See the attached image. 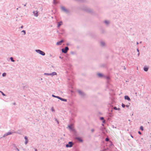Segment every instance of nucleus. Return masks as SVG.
Masks as SVG:
<instances>
[{
  "instance_id": "f257e3e1",
  "label": "nucleus",
  "mask_w": 151,
  "mask_h": 151,
  "mask_svg": "<svg viewBox=\"0 0 151 151\" xmlns=\"http://www.w3.org/2000/svg\"><path fill=\"white\" fill-rule=\"evenodd\" d=\"M36 51L37 52L40 54L42 55H45V53L43 51H42L39 50H36Z\"/></svg>"
},
{
  "instance_id": "f03ea898",
  "label": "nucleus",
  "mask_w": 151,
  "mask_h": 151,
  "mask_svg": "<svg viewBox=\"0 0 151 151\" xmlns=\"http://www.w3.org/2000/svg\"><path fill=\"white\" fill-rule=\"evenodd\" d=\"M69 49L68 47H65V49H62V51L64 53H66L68 50Z\"/></svg>"
},
{
  "instance_id": "7ed1b4c3",
  "label": "nucleus",
  "mask_w": 151,
  "mask_h": 151,
  "mask_svg": "<svg viewBox=\"0 0 151 151\" xmlns=\"http://www.w3.org/2000/svg\"><path fill=\"white\" fill-rule=\"evenodd\" d=\"M73 143L72 142H69L68 144H67L66 145V147H71L73 146Z\"/></svg>"
},
{
  "instance_id": "20e7f679",
  "label": "nucleus",
  "mask_w": 151,
  "mask_h": 151,
  "mask_svg": "<svg viewBox=\"0 0 151 151\" xmlns=\"http://www.w3.org/2000/svg\"><path fill=\"white\" fill-rule=\"evenodd\" d=\"M45 75H52V76H54V75H57V73L56 72H52V73H50V74H48V73H45Z\"/></svg>"
},
{
  "instance_id": "39448f33",
  "label": "nucleus",
  "mask_w": 151,
  "mask_h": 151,
  "mask_svg": "<svg viewBox=\"0 0 151 151\" xmlns=\"http://www.w3.org/2000/svg\"><path fill=\"white\" fill-rule=\"evenodd\" d=\"M97 75L100 78H102L104 76V75L103 74L99 73H97Z\"/></svg>"
},
{
  "instance_id": "423d86ee",
  "label": "nucleus",
  "mask_w": 151,
  "mask_h": 151,
  "mask_svg": "<svg viewBox=\"0 0 151 151\" xmlns=\"http://www.w3.org/2000/svg\"><path fill=\"white\" fill-rule=\"evenodd\" d=\"M63 42V40H61L59 42H58L56 44L58 45H60L61 44V43Z\"/></svg>"
},
{
  "instance_id": "0eeeda50",
  "label": "nucleus",
  "mask_w": 151,
  "mask_h": 151,
  "mask_svg": "<svg viewBox=\"0 0 151 151\" xmlns=\"http://www.w3.org/2000/svg\"><path fill=\"white\" fill-rule=\"evenodd\" d=\"M124 98H125V99H127V100H128V101H129L130 100V98L129 97V96H125L124 97Z\"/></svg>"
},
{
  "instance_id": "6e6552de",
  "label": "nucleus",
  "mask_w": 151,
  "mask_h": 151,
  "mask_svg": "<svg viewBox=\"0 0 151 151\" xmlns=\"http://www.w3.org/2000/svg\"><path fill=\"white\" fill-rule=\"evenodd\" d=\"M33 13L35 16L37 17L38 16V14H37L38 12L37 11H35H35L33 12Z\"/></svg>"
},
{
  "instance_id": "1a4fd4ad",
  "label": "nucleus",
  "mask_w": 151,
  "mask_h": 151,
  "mask_svg": "<svg viewBox=\"0 0 151 151\" xmlns=\"http://www.w3.org/2000/svg\"><path fill=\"white\" fill-rule=\"evenodd\" d=\"M62 22H58V27H59L62 24Z\"/></svg>"
},
{
  "instance_id": "9d476101",
  "label": "nucleus",
  "mask_w": 151,
  "mask_h": 151,
  "mask_svg": "<svg viewBox=\"0 0 151 151\" xmlns=\"http://www.w3.org/2000/svg\"><path fill=\"white\" fill-rule=\"evenodd\" d=\"M148 69V68L147 67H145L144 68V70L145 71H147Z\"/></svg>"
},
{
  "instance_id": "9b49d317",
  "label": "nucleus",
  "mask_w": 151,
  "mask_h": 151,
  "mask_svg": "<svg viewBox=\"0 0 151 151\" xmlns=\"http://www.w3.org/2000/svg\"><path fill=\"white\" fill-rule=\"evenodd\" d=\"M60 100H61V101H64L66 102L67 101V100L66 99H63L62 98H61L60 99Z\"/></svg>"
},
{
  "instance_id": "f8f14e48",
  "label": "nucleus",
  "mask_w": 151,
  "mask_h": 151,
  "mask_svg": "<svg viewBox=\"0 0 151 151\" xmlns=\"http://www.w3.org/2000/svg\"><path fill=\"white\" fill-rule=\"evenodd\" d=\"M114 109L115 110H120V109L119 108H117L116 107H114Z\"/></svg>"
},
{
  "instance_id": "ddd939ff",
  "label": "nucleus",
  "mask_w": 151,
  "mask_h": 151,
  "mask_svg": "<svg viewBox=\"0 0 151 151\" xmlns=\"http://www.w3.org/2000/svg\"><path fill=\"white\" fill-rule=\"evenodd\" d=\"M61 9H62V10H63V11H66V10L65 9V8L64 7H61Z\"/></svg>"
},
{
  "instance_id": "4468645a",
  "label": "nucleus",
  "mask_w": 151,
  "mask_h": 151,
  "mask_svg": "<svg viewBox=\"0 0 151 151\" xmlns=\"http://www.w3.org/2000/svg\"><path fill=\"white\" fill-rule=\"evenodd\" d=\"M140 129L142 130V131H143V126H141L140 127Z\"/></svg>"
},
{
  "instance_id": "2eb2a0df",
  "label": "nucleus",
  "mask_w": 151,
  "mask_h": 151,
  "mask_svg": "<svg viewBox=\"0 0 151 151\" xmlns=\"http://www.w3.org/2000/svg\"><path fill=\"white\" fill-rule=\"evenodd\" d=\"M78 140L80 142H82L83 141H82V139L81 138H78Z\"/></svg>"
},
{
  "instance_id": "dca6fc26",
  "label": "nucleus",
  "mask_w": 151,
  "mask_h": 151,
  "mask_svg": "<svg viewBox=\"0 0 151 151\" xmlns=\"http://www.w3.org/2000/svg\"><path fill=\"white\" fill-rule=\"evenodd\" d=\"M21 32L23 33V34L24 35H25V34H26L25 31L24 30H22V31H21Z\"/></svg>"
},
{
  "instance_id": "f3484780",
  "label": "nucleus",
  "mask_w": 151,
  "mask_h": 151,
  "mask_svg": "<svg viewBox=\"0 0 151 151\" xmlns=\"http://www.w3.org/2000/svg\"><path fill=\"white\" fill-rule=\"evenodd\" d=\"M12 134V133L11 132H8L6 134V135H8L10 134Z\"/></svg>"
},
{
  "instance_id": "a211bd4d",
  "label": "nucleus",
  "mask_w": 151,
  "mask_h": 151,
  "mask_svg": "<svg viewBox=\"0 0 151 151\" xmlns=\"http://www.w3.org/2000/svg\"><path fill=\"white\" fill-rule=\"evenodd\" d=\"M10 59L12 61V62H14V60H13V58L12 57H11L10 58Z\"/></svg>"
},
{
  "instance_id": "6ab92c4d",
  "label": "nucleus",
  "mask_w": 151,
  "mask_h": 151,
  "mask_svg": "<svg viewBox=\"0 0 151 151\" xmlns=\"http://www.w3.org/2000/svg\"><path fill=\"white\" fill-rule=\"evenodd\" d=\"M6 73H3L2 74V76L4 77V76H6Z\"/></svg>"
},
{
  "instance_id": "aec40b11",
  "label": "nucleus",
  "mask_w": 151,
  "mask_h": 151,
  "mask_svg": "<svg viewBox=\"0 0 151 151\" xmlns=\"http://www.w3.org/2000/svg\"><path fill=\"white\" fill-rule=\"evenodd\" d=\"M53 3L54 4H57V2H56V0H54Z\"/></svg>"
},
{
  "instance_id": "412c9836",
  "label": "nucleus",
  "mask_w": 151,
  "mask_h": 151,
  "mask_svg": "<svg viewBox=\"0 0 151 151\" xmlns=\"http://www.w3.org/2000/svg\"><path fill=\"white\" fill-rule=\"evenodd\" d=\"M0 92L1 93L2 95L3 96H5V94L3 92H2L1 91H0Z\"/></svg>"
},
{
  "instance_id": "4be33fe9",
  "label": "nucleus",
  "mask_w": 151,
  "mask_h": 151,
  "mask_svg": "<svg viewBox=\"0 0 151 151\" xmlns=\"http://www.w3.org/2000/svg\"><path fill=\"white\" fill-rule=\"evenodd\" d=\"M125 106L124 104H122V107L124 108L125 107Z\"/></svg>"
},
{
  "instance_id": "5701e85b",
  "label": "nucleus",
  "mask_w": 151,
  "mask_h": 151,
  "mask_svg": "<svg viewBox=\"0 0 151 151\" xmlns=\"http://www.w3.org/2000/svg\"><path fill=\"white\" fill-rule=\"evenodd\" d=\"M78 92L80 94H82V92L80 91H78Z\"/></svg>"
},
{
  "instance_id": "b1692460",
  "label": "nucleus",
  "mask_w": 151,
  "mask_h": 151,
  "mask_svg": "<svg viewBox=\"0 0 151 151\" xmlns=\"http://www.w3.org/2000/svg\"><path fill=\"white\" fill-rule=\"evenodd\" d=\"M105 23H106V24H108L109 23V22L108 21H105Z\"/></svg>"
},
{
  "instance_id": "393cba45",
  "label": "nucleus",
  "mask_w": 151,
  "mask_h": 151,
  "mask_svg": "<svg viewBox=\"0 0 151 151\" xmlns=\"http://www.w3.org/2000/svg\"><path fill=\"white\" fill-rule=\"evenodd\" d=\"M109 139L108 138H106V139H105V140L106 141H109Z\"/></svg>"
},
{
  "instance_id": "a878e982",
  "label": "nucleus",
  "mask_w": 151,
  "mask_h": 151,
  "mask_svg": "<svg viewBox=\"0 0 151 151\" xmlns=\"http://www.w3.org/2000/svg\"><path fill=\"white\" fill-rule=\"evenodd\" d=\"M24 139H25V140H28L27 139V137L25 136V137H24Z\"/></svg>"
},
{
  "instance_id": "bb28decb",
  "label": "nucleus",
  "mask_w": 151,
  "mask_h": 151,
  "mask_svg": "<svg viewBox=\"0 0 151 151\" xmlns=\"http://www.w3.org/2000/svg\"><path fill=\"white\" fill-rule=\"evenodd\" d=\"M28 140H25V144H26L27 143H28Z\"/></svg>"
},
{
  "instance_id": "cd10ccee",
  "label": "nucleus",
  "mask_w": 151,
  "mask_h": 151,
  "mask_svg": "<svg viewBox=\"0 0 151 151\" xmlns=\"http://www.w3.org/2000/svg\"><path fill=\"white\" fill-rule=\"evenodd\" d=\"M101 45H102V46H103L104 45V42H101Z\"/></svg>"
},
{
  "instance_id": "c85d7f7f",
  "label": "nucleus",
  "mask_w": 151,
  "mask_h": 151,
  "mask_svg": "<svg viewBox=\"0 0 151 151\" xmlns=\"http://www.w3.org/2000/svg\"><path fill=\"white\" fill-rule=\"evenodd\" d=\"M56 97L58 98V99H60V98H61L59 96H56Z\"/></svg>"
},
{
  "instance_id": "c756f323",
  "label": "nucleus",
  "mask_w": 151,
  "mask_h": 151,
  "mask_svg": "<svg viewBox=\"0 0 151 151\" xmlns=\"http://www.w3.org/2000/svg\"><path fill=\"white\" fill-rule=\"evenodd\" d=\"M138 133H139V134H140V135H141V132H140V131H139V132H138Z\"/></svg>"
},
{
  "instance_id": "7c9ffc66",
  "label": "nucleus",
  "mask_w": 151,
  "mask_h": 151,
  "mask_svg": "<svg viewBox=\"0 0 151 151\" xmlns=\"http://www.w3.org/2000/svg\"><path fill=\"white\" fill-rule=\"evenodd\" d=\"M68 127L70 129H71V126H68Z\"/></svg>"
},
{
  "instance_id": "2f4dec72",
  "label": "nucleus",
  "mask_w": 151,
  "mask_h": 151,
  "mask_svg": "<svg viewBox=\"0 0 151 151\" xmlns=\"http://www.w3.org/2000/svg\"><path fill=\"white\" fill-rule=\"evenodd\" d=\"M104 118H103V117H101V120H104Z\"/></svg>"
},
{
  "instance_id": "473e14b6",
  "label": "nucleus",
  "mask_w": 151,
  "mask_h": 151,
  "mask_svg": "<svg viewBox=\"0 0 151 151\" xmlns=\"http://www.w3.org/2000/svg\"><path fill=\"white\" fill-rule=\"evenodd\" d=\"M52 96L55 97H56V96H55L53 95H52Z\"/></svg>"
},
{
  "instance_id": "72a5a7b5",
  "label": "nucleus",
  "mask_w": 151,
  "mask_h": 151,
  "mask_svg": "<svg viewBox=\"0 0 151 151\" xmlns=\"http://www.w3.org/2000/svg\"><path fill=\"white\" fill-rule=\"evenodd\" d=\"M91 131L92 132H93L94 131V130L93 129H91Z\"/></svg>"
},
{
  "instance_id": "f704fd0d",
  "label": "nucleus",
  "mask_w": 151,
  "mask_h": 151,
  "mask_svg": "<svg viewBox=\"0 0 151 151\" xmlns=\"http://www.w3.org/2000/svg\"><path fill=\"white\" fill-rule=\"evenodd\" d=\"M52 111H54V109H53V108H52Z\"/></svg>"
},
{
  "instance_id": "c9c22d12",
  "label": "nucleus",
  "mask_w": 151,
  "mask_h": 151,
  "mask_svg": "<svg viewBox=\"0 0 151 151\" xmlns=\"http://www.w3.org/2000/svg\"><path fill=\"white\" fill-rule=\"evenodd\" d=\"M56 121L58 123V124L59 123V122H58V121L57 120H56Z\"/></svg>"
},
{
  "instance_id": "e433bc0d",
  "label": "nucleus",
  "mask_w": 151,
  "mask_h": 151,
  "mask_svg": "<svg viewBox=\"0 0 151 151\" xmlns=\"http://www.w3.org/2000/svg\"><path fill=\"white\" fill-rule=\"evenodd\" d=\"M20 28H23V26H22L20 27Z\"/></svg>"
},
{
  "instance_id": "4c0bfd02",
  "label": "nucleus",
  "mask_w": 151,
  "mask_h": 151,
  "mask_svg": "<svg viewBox=\"0 0 151 151\" xmlns=\"http://www.w3.org/2000/svg\"><path fill=\"white\" fill-rule=\"evenodd\" d=\"M35 151H37V150L36 149H35Z\"/></svg>"
},
{
  "instance_id": "58836bf2",
  "label": "nucleus",
  "mask_w": 151,
  "mask_h": 151,
  "mask_svg": "<svg viewBox=\"0 0 151 151\" xmlns=\"http://www.w3.org/2000/svg\"><path fill=\"white\" fill-rule=\"evenodd\" d=\"M137 51H139V50H138V49H137Z\"/></svg>"
}]
</instances>
